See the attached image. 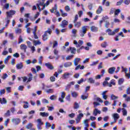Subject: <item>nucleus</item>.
I'll use <instances>...</instances> for the list:
<instances>
[{"label":"nucleus","mask_w":130,"mask_h":130,"mask_svg":"<svg viewBox=\"0 0 130 130\" xmlns=\"http://www.w3.org/2000/svg\"><path fill=\"white\" fill-rule=\"evenodd\" d=\"M42 102H43V103H45V104H48V103H49V102L48 101V100H47L46 99L42 100Z\"/></svg>","instance_id":"nucleus-61"},{"label":"nucleus","mask_w":130,"mask_h":130,"mask_svg":"<svg viewBox=\"0 0 130 130\" xmlns=\"http://www.w3.org/2000/svg\"><path fill=\"white\" fill-rule=\"evenodd\" d=\"M122 112L123 113V116L127 115V111L125 108H122Z\"/></svg>","instance_id":"nucleus-29"},{"label":"nucleus","mask_w":130,"mask_h":130,"mask_svg":"<svg viewBox=\"0 0 130 130\" xmlns=\"http://www.w3.org/2000/svg\"><path fill=\"white\" fill-rule=\"evenodd\" d=\"M73 66V63L72 62H66L64 63V68H70Z\"/></svg>","instance_id":"nucleus-18"},{"label":"nucleus","mask_w":130,"mask_h":130,"mask_svg":"<svg viewBox=\"0 0 130 130\" xmlns=\"http://www.w3.org/2000/svg\"><path fill=\"white\" fill-rule=\"evenodd\" d=\"M27 46L24 44H22L20 45V49H21L22 50H23V52L25 53H26V49H27Z\"/></svg>","instance_id":"nucleus-15"},{"label":"nucleus","mask_w":130,"mask_h":130,"mask_svg":"<svg viewBox=\"0 0 130 130\" xmlns=\"http://www.w3.org/2000/svg\"><path fill=\"white\" fill-rule=\"evenodd\" d=\"M7 16L8 17V18H10L12 19L13 18V16L16 14V11L15 10H10L9 11H7L6 12Z\"/></svg>","instance_id":"nucleus-2"},{"label":"nucleus","mask_w":130,"mask_h":130,"mask_svg":"<svg viewBox=\"0 0 130 130\" xmlns=\"http://www.w3.org/2000/svg\"><path fill=\"white\" fill-rule=\"evenodd\" d=\"M16 34H21L22 33V29L21 28H17L15 30Z\"/></svg>","instance_id":"nucleus-42"},{"label":"nucleus","mask_w":130,"mask_h":130,"mask_svg":"<svg viewBox=\"0 0 130 130\" xmlns=\"http://www.w3.org/2000/svg\"><path fill=\"white\" fill-rule=\"evenodd\" d=\"M23 41V37H22V36H20L18 40V44H20V43H22Z\"/></svg>","instance_id":"nucleus-52"},{"label":"nucleus","mask_w":130,"mask_h":130,"mask_svg":"<svg viewBox=\"0 0 130 130\" xmlns=\"http://www.w3.org/2000/svg\"><path fill=\"white\" fill-rule=\"evenodd\" d=\"M33 43L35 46H37V45H40V44H41V42L39 40H34Z\"/></svg>","instance_id":"nucleus-24"},{"label":"nucleus","mask_w":130,"mask_h":130,"mask_svg":"<svg viewBox=\"0 0 130 130\" xmlns=\"http://www.w3.org/2000/svg\"><path fill=\"white\" fill-rule=\"evenodd\" d=\"M86 81H87V80H84V78H81L80 80H78L77 82V83L79 85H81V84H82V83H83V82H86Z\"/></svg>","instance_id":"nucleus-39"},{"label":"nucleus","mask_w":130,"mask_h":130,"mask_svg":"<svg viewBox=\"0 0 130 130\" xmlns=\"http://www.w3.org/2000/svg\"><path fill=\"white\" fill-rule=\"evenodd\" d=\"M71 95L74 98H77L79 94H78V92L73 91L71 93Z\"/></svg>","instance_id":"nucleus-27"},{"label":"nucleus","mask_w":130,"mask_h":130,"mask_svg":"<svg viewBox=\"0 0 130 130\" xmlns=\"http://www.w3.org/2000/svg\"><path fill=\"white\" fill-rule=\"evenodd\" d=\"M88 97H89V94L86 93V95H82L81 96V98L82 100H86V99H88Z\"/></svg>","instance_id":"nucleus-26"},{"label":"nucleus","mask_w":130,"mask_h":130,"mask_svg":"<svg viewBox=\"0 0 130 130\" xmlns=\"http://www.w3.org/2000/svg\"><path fill=\"white\" fill-rule=\"evenodd\" d=\"M37 121L38 122L37 124V128L38 129L40 130L42 129V127H41V125H43V122L41 120V119H38L37 120Z\"/></svg>","instance_id":"nucleus-4"},{"label":"nucleus","mask_w":130,"mask_h":130,"mask_svg":"<svg viewBox=\"0 0 130 130\" xmlns=\"http://www.w3.org/2000/svg\"><path fill=\"white\" fill-rule=\"evenodd\" d=\"M88 82L90 83V84H94L95 83V80L93 79L92 78H89L88 79Z\"/></svg>","instance_id":"nucleus-38"},{"label":"nucleus","mask_w":130,"mask_h":130,"mask_svg":"<svg viewBox=\"0 0 130 130\" xmlns=\"http://www.w3.org/2000/svg\"><path fill=\"white\" fill-rule=\"evenodd\" d=\"M124 4H125V5H129L130 4V0H125L124 1Z\"/></svg>","instance_id":"nucleus-64"},{"label":"nucleus","mask_w":130,"mask_h":130,"mask_svg":"<svg viewBox=\"0 0 130 130\" xmlns=\"http://www.w3.org/2000/svg\"><path fill=\"white\" fill-rule=\"evenodd\" d=\"M78 108H80V105H79V103L75 102L74 103V109H78Z\"/></svg>","instance_id":"nucleus-34"},{"label":"nucleus","mask_w":130,"mask_h":130,"mask_svg":"<svg viewBox=\"0 0 130 130\" xmlns=\"http://www.w3.org/2000/svg\"><path fill=\"white\" fill-rule=\"evenodd\" d=\"M106 32L108 33V35H109L110 36H114V32H113V31H112V30H111V29H110V28H108L106 30Z\"/></svg>","instance_id":"nucleus-11"},{"label":"nucleus","mask_w":130,"mask_h":130,"mask_svg":"<svg viewBox=\"0 0 130 130\" xmlns=\"http://www.w3.org/2000/svg\"><path fill=\"white\" fill-rule=\"evenodd\" d=\"M87 26H83L82 27V30L80 31V36L84 37L86 33H87Z\"/></svg>","instance_id":"nucleus-1"},{"label":"nucleus","mask_w":130,"mask_h":130,"mask_svg":"<svg viewBox=\"0 0 130 130\" xmlns=\"http://www.w3.org/2000/svg\"><path fill=\"white\" fill-rule=\"evenodd\" d=\"M45 66L49 70H50L51 71H52V70H54V67L51 64L50 62L46 63H45Z\"/></svg>","instance_id":"nucleus-8"},{"label":"nucleus","mask_w":130,"mask_h":130,"mask_svg":"<svg viewBox=\"0 0 130 130\" xmlns=\"http://www.w3.org/2000/svg\"><path fill=\"white\" fill-rule=\"evenodd\" d=\"M4 8L6 10H9V8H10V4L9 3H6L4 5Z\"/></svg>","instance_id":"nucleus-55"},{"label":"nucleus","mask_w":130,"mask_h":130,"mask_svg":"<svg viewBox=\"0 0 130 130\" xmlns=\"http://www.w3.org/2000/svg\"><path fill=\"white\" fill-rule=\"evenodd\" d=\"M115 12V8H111V10L110 11L109 14L110 15H112Z\"/></svg>","instance_id":"nucleus-54"},{"label":"nucleus","mask_w":130,"mask_h":130,"mask_svg":"<svg viewBox=\"0 0 130 130\" xmlns=\"http://www.w3.org/2000/svg\"><path fill=\"white\" fill-rule=\"evenodd\" d=\"M50 80L51 82H55V77L51 76L50 77Z\"/></svg>","instance_id":"nucleus-58"},{"label":"nucleus","mask_w":130,"mask_h":130,"mask_svg":"<svg viewBox=\"0 0 130 130\" xmlns=\"http://www.w3.org/2000/svg\"><path fill=\"white\" fill-rule=\"evenodd\" d=\"M28 76H29V77L28 78V79L27 80V82H31V81L32 80V77L33 75H32V73H29Z\"/></svg>","instance_id":"nucleus-47"},{"label":"nucleus","mask_w":130,"mask_h":130,"mask_svg":"<svg viewBox=\"0 0 130 130\" xmlns=\"http://www.w3.org/2000/svg\"><path fill=\"white\" fill-rule=\"evenodd\" d=\"M103 11V7L102 6H100L96 11V14L97 15H99V14H101L102 12Z\"/></svg>","instance_id":"nucleus-10"},{"label":"nucleus","mask_w":130,"mask_h":130,"mask_svg":"<svg viewBox=\"0 0 130 130\" xmlns=\"http://www.w3.org/2000/svg\"><path fill=\"white\" fill-rule=\"evenodd\" d=\"M23 103H24V104H25V105H23V108L27 109V108H29V105H28V102L24 101Z\"/></svg>","instance_id":"nucleus-37"},{"label":"nucleus","mask_w":130,"mask_h":130,"mask_svg":"<svg viewBox=\"0 0 130 130\" xmlns=\"http://www.w3.org/2000/svg\"><path fill=\"white\" fill-rule=\"evenodd\" d=\"M123 82H124V79L123 78H120L118 80V84L122 85V84H123Z\"/></svg>","instance_id":"nucleus-41"},{"label":"nucleus","mask_w":130,"mask_h":130,"mask_svg":"<svg viewBox=\"0 0 130 130\" xmlns=\"http://www.w3.org/2000/svg\"><path fill=\"white\" fill-rule=\"evenodd\" d=\"M32 123H29V124H28L26 126V128H27V129H30V128H32Z\"/></svg>","instance_id":"nucleus-53"},{"label":"nucleus","mask_w":130,"mask_h":130,"mask_svg":"<svg viewBox=\"0 0 130 130\" xmlns=\"http://www.w3.org/2000/svg\"><path fill=\"white\" fill-rule=\"evenodd\" d=\"M111 98L112 100H114L112 106H115L116 105V103H117V101L115 100V99H118V96H116L114 94H112L111 95Z\"/></svg>","instance_id":"nucleus-6"},{"label":"nucleus","mask_w":130,"mask_h":130,"mask_svg":"<svg viewBox=\"0 0 130 130\" xmlns=\"http://www.w3.org/2000/svg\"><path fill=\"white\" fill-rule=\"evenodd\" d=\"M8 77V75L7 73H5L4 74H3V76L2 77V79H3V80H6Z\"/></svg>","instance_id":"nucleus-49"},{"label":"nucleus","mask_w":130,"mask_h":130,"mask_svg":"<svg viewBox=\"0 0 130 130\" xmlns=\"http://www.w3.org/2000/svg\"><path fill=\"white\" fill-rule=\"evenodd\" d=\"M72 57H74V55H73L68 56L66 57V60H70V59H71L72 58Z\"/></svg>","instance_id":"nucleus-56"},{"label":"nucleus","mask_w":130,"mask_h":130,"mask_svg":"<svg viewBox=\"0 0 130 130\" xmlns=\"http://www.w3.org/2000/svg\"><path fill=\"white\" fill-rule=\"evenodd\" d=\"M102 74L101 75H98L95 77V79H101V77H103V76H104V74H105V70H103L101 72Z\"/></svg>","instance_id":"nucleus-14"},{"label":"nucleus","mask_w":130,"mask_h":130,"mask_svg":"<svg viewBox=\"0 0 130 130\" xmlns=\"http://www.w3.org/2000/svg\"><path fill=\"white\" fill-rule=\"evenodd\" d=\"M47 33H48V34L50 35H51V33H52V30L50 28H48V30L44 32V34L46 35H47Z\"/></svg>","instance_id":"nucleus-31"},{"label":"nucleus","mask_w":130,"mask_h":130,"mask_svg":"<svg viewBox=\"0 0 130 130\" xmlns=\"http://www.w3.org/2000/svg\"><path fill=\"white\" fill-rule=\"evenodd\" d=\"M70 49L71 53L72 54H76V52H77V49L76 48L70 47Z\"/></svg>","instance_id":"nucleus-23"},{"label":"nucleus","mask_w":130,"mask_h":130,"mask_svg":"<svg viewBox=\"0 0 130 130\" xmlns=\"http://www.w3.org/2000/svg\"><path fill=\"white\" fill-rule=\"evenodd\" d=\"M40 115H41V116H43V117H47V116H48V114L47 113H45V112H41L40 113Z\"/></svg>","instance_id":"nucleus-36"},{"label":"nucleus","mask_w":130,"mask_h":130,"mask_svg":"<svg viewBox=\"0 0 130 130\" xmlns=\"http://www.w3.org/2000/svg\"><path fill=\"white\" fill-rule=\"evenodd\" d=\"M114 119H118L119 118V115L117 113H115L113 114Z\"/></svg>","instance_id":"nucleus-43"},{"label":"nucleus","mask_w":130,"mask_h":130,"mask_svg":"<svg viewBox=\"0 0 130 130\" xmlns=\"http://www.w3.org/2000/svg\"><path fill=\"white\" fill-rule=\"evenodd\" d=\"M65 10L66 11V12H70V11H71V8H70V6H65Z\"/></svg>","instance_id":"nucleus-59"},{"label":"nucleus","mask_w":130,"mask_h":130,"mask_svg":"<svg viewBox=\"0 0 130 130\" xmlns=\"http://www.w3.org/2000/svg\"><path fill=\"white\" fill-rule=\"evenodd\" d=\"M75 85V81H71L67 85L65 88L66 91H68L71 89V87L72 86H74Z\"/></svg>","instance_id":"nucleus-7"},{"label":"nucleus","mask_w":130,"mask_h":130,"mask_svg":"<svg viewBox=\"0 0 130 130\" xmlns=\"http://www.w3.org/2000/svg\"><path fill=\"white\" fill-rule=\"evenodd\" d=\"M11 18L8 17V16H6V18H5L6 20V24L5 27H7L8 26H9V24H10V22H11Z\"/></svg>","instance_id":"nucleus-13"},{"label":"nucleus","mask_w":130,"mask_h":130,"mask_svg":"<svg viewBox=\"0 0 130 130\" xmlns=\"http://www.w3.org/2000/svg\"><path fill=\"white\" fill-rule=\"evenodd\" d=\"M107 42H104V43L101 44V46L103 48H106V47H107Z\"/></svg>","instance_id":"nucleus-33"},{"label":"nucleus","mask_w":130,"mask_h":130,"mask_svg":"<svg viewBox=\"0 0 130 130\" xmlns=\"http://www.w3.org/2000/svg\"><path fill=\"white\" fill-rule=\"evenodd\" d=\"M68 25H69V21L64 19L61 21V24H60V26L61 28H66Z\"/></svg>","instance_id":"nucleus-3"},{"label":"nucleus","mask_w":130,"mask_h":130,"mask_svg":"<svg viewBox=\"0 0 130 130\" xmlns=\"http://www.w3.org/2000/svg\"><path fill=\"white\" fill-rule=\"evenodd\" d=\"M11 115V112L9 110H8L7 112L4 114V116L6 117H8V116H10Z\"/></svg>","instance_id":"nucleus-44"},{"label":"nucleus","mask_w":130,"mask_h":130,"mask_svg":"<svg viewBox=\"0 0 130 130\" xmlns=\"http://www.w3.org/2000/svg\"><path fill=\"white\" fill-rule=\"evenodd\" d=\"M6 93V90L5 89L0 90V94L1 95H4Z\"/></svg>","instance_id":"nucleus-63"},{"label":"nucleus","mask_w":130,"mask_h":130,"mask_svg":"<svg viewBox=\"0 0 130 130\" xmlns=\"http://www.w3.org/2000/svg\"><path fill=\"white\" fill-rule=\"evenodd\" d=\"M6 91L7 93H11L12 90H11V87H8L6 88Z\"/></svg>","instance_id":"nucleus-62"},{"label":"nucleus","mask_w":130,"mask_h":130,"mask_svg":"<svg viewBox=\"0 0 130 130\" xmlns=\"http://www.w3.org/2000/svg\"><path fill=\"white\" fill-rule=\"evenodd\" d=\"M74 88H75L76 90L79 91L80 90V85L79 84H76L74 85Z\"/></svg>","instance_id":"nucleus-57"},{"label":"nucleus","mask_w":130,"mask_h":130,"mask_svg":"<svg viewBox=\"0 0 130 130\" xmlns=\"http://www.w3.org/2000/svg\"><path fill=\"white\" fill-rule=\"evenodd\" d=\"M115 72V67H111L109 69L108 73L111 75H112L113 73Z\"/></svg>","instance_id":"nucleus-16"},{"label":"nucleus","mask_w":130,"mask_h":130,"mask_svg":"<svg viewBox=\"0 0 130 130\" xmlns=\"http://www.w3.org/2000/svg\"><path fill=\"white\" fill-rule=\"evenodd\" d=\"M60 12L61 13V16L63 17H67L68 16V13H64L63 10L62 9H60Z\"/></svg>","instance_id":"nucleus-32"},{"label":"nucleus","mask_w":130,"mask_h":130,"mask_svg":"<svg viewBox=\"0 0 130 130\" xmlns=\"http://www.w3.org/2000/svg\"><path fill=\"white\" fill-rule=\"evenodd\" d=\"M7 100H6V98H3V99L0 98V103L1 104H7Z\"/></svg>","instance_id":"nucleus-22"},{"label":"nucleus","mask_w":130,"mask_h":130,"mask_svg":"<svg viewBox=\"0 0 130 130\" xmlns=\"http://www.w3.org/2000/svg\"><path fill=\"white\" fill-rule=\"evenodd\" d=\"M81 60V58H76L74 59V65L77 66L78 64H79V62H80V61Z\"/></svg>","instance_id":"nucleus-21"},{"label":"nucleus","mask_w":130,"mask_h":130,"mask_svg":"<svg viewBox=\"0 0 130 130\" xmlns=\"http://www.w3.org/2000/svg\"><path fill=\"white\" fill-rule=\"evenodd\" d=\"M119 13H120V9H115V13H114L115 16H118V15L119 14Z\"/></svg>","instance_id":"nucleus-40"},{"label":"nucleus","mask_w":130,"mask_h":130,"mask_svg":"<svg viewBox=\"0 0 130 130\" xmlns=\"http://www.w3.org/2000/svg\"><path fill=\"white\" fill-rule=\"evenodd\" d=\"M79 119H82V117H84V114L83 113H80L77 117Z\"/></svg>","instance_id":"nucleus-51"},{"label":"nucleus","mask_w":130,"mask_h":130,"mask_svg":"<svg viewBox=\"0 0 130 130\" xmlns=\"http://www.w3.org/2000/svg\"><path fill=\"white\" fill-rule=\"evenodd\" d=\"M57 10V5L55 4L54 7L52 8V9L50 10V12L51 14H53L54 13L55 11H56Z\"/></svg>","instance_id":"nucleus-20"},{"label":"nucleus","mask_w":130,"mask_h":130,"mask_svg":"<svg viewBox=\"0 0 130 130\" xmlns=\"http://www.w3.org/2000/svg\"><path fill=\"white\" fill-rule=\"evenodd\" d=\"M12 122L15 124H19V122H21L20 118H13L12 119Z\"/></svg>","instance_id":"nucleus-12"},{"label":"nucleus","mask_w":130,"mask_h":130,"mask_svg":"<svg viewBox=\"0 0 130 130\" xmlns=\"http://www.w3.org/2000/svg\"><path fill=\"white\" fill-rule=\"evenodd\" d=\"M39 4H37L36 6H37L39 12H41V8H40V6H44V5H45V4H44V3H45V0H42V2L39 1Z\"/></svg>","instance_id":"nucleus-5"},{"label":"nucleus","mask_w":130,"mask_h":130,"mask_svg":"<svg viewBox=\"0 0 130 130\" xmlns=\"http://www.w3.org/2000/svg\"><path fill=\"white\" fill-rule=\"evenodd\" d=\"M89 119H86L84 120L83 123L85 124V126L86 127H88L89 126Z\"/></svg>","instance_id":"nucleus-35"},{"label":"nucleus","mask_w":130,"mask_h":130,"mask_svg":"<svg viewBox=\"0 0 130 130\" xmlns=\"http://www.w3.org/2000/svg\"><path fill=\"white\" fill-rule=\"evenodd\" d=\"M56 98H57V96H56V95H55L54 94L52 95L50 97V100H56Z\"/></svg>","instance_id":"nucleus-46"},{"label":"nucleus","mask_w":130,"mask_h":130,"mask_svg":"<svg viewBox=\"0 0 130 130\" xmlns=\"http://www.w3.org/2000/svg\"><path fill=\"white\" fill-rule=\"evenodd\" d=\"M74 23L75 27H76V28H80L81 27V25H82L81 21H76L75 22H74Z\"/></svg>","instance_id":"nucleus-19"},{"label":"nucleus","mask_w":130,"mask_h":130,"mask_svg":"<svg viewBox=\"0 0 130 130\" xmlns=\"http://www.w3.org/2000/svg\"><path fill=\"white\" fill-rule=\"evenodd\" d=\"M70 75L71 74L69 73H64L61 78L63 80H66V79H69V78H70Z\"/></svg>","instance_id":"nucleus-9"},{"label":"nucleus","mask_w":130,"mask_h":130,"mask_svg":"<svg viewBox=\"0 0 130 130\" xmlns=\"http://www.w3.org/2000/svg\"><path fill=\"white\" fill-rule=\"evenodd\" d=\"M78 19H79V16L78 15V14H76L75 16V18L73 21V23H76V22H77Z\"/></svg>","instance_id":"nucleus-50"},{"label":"nucleus","mask_w":130,"mask_h":130,"mask_svg":"<svg viewBox=\"0 0 130 130\" xmlns=\"http://www.w3.org/2000/svg\"><path fill=\"white\" fill-rule=\"evenodd\" d=\"M90 30L92 32H98V27L92 25L90 27Z\"/></svg>","instance_id":"nucleus-17"},{"label":"nucleus","mask_w":130,"mask_h":130,"mask_svg":"<svg viewBox=\"0 0 130 130\" xmlns=\"http://www.w3.org/2000/svg\"><path fill=\"white\" fill-rule=\"evenodd\" d=\"M35 29L33 31V34H34V38H35V39H38L39 37L37 36V35L36 34V30H37L36 28H37V26H35Z\"/></svg>","instance_id":"nucleus-28"},{"label":"nucleus","mask_w":130,"mask_h":130,"mask_svg":"<svg viewBox=\"0 0 130 130\" xmlns=\"http://www.w3.org/2000/svg\"><path fill=\"white\" fill-rule=\"evenodd\" d=\"M46 92L48 93V94H50L53 93L54 92V90L52 88L46 90Z\"/></svg>","instance_id":"nucleus-45"},{"label":"nucleus","mask_w":130,"mask_h":130,"mask_svg":"<svg viewBox=\"0 0 130 130\" xmlns=\"http://www.w3.org/2000/svg\"><path fill=\"white\" fill-rule=\"evenodd\" d=\"M23 63L22 62L16 65V68L17 70H21V69H23Z\"/></svg>","instance_id":"nucleus-25"},{"label":"nucleus","mask_w":130,"mask_h":130,"mask_svg":"<svg viewBox=\"0 0 130 130\" xmlns=\"http://www.w3.org/2000/svg\"><path fill=\"white\" fill-rule=\"evenodd\" d=\"M18 90H19V91H23V90H24V86L20 85L18 88Z\"/></svg>","instance_id":"nucleus-60"},{"label":"nucleus","mask_w":130,"mask_h":130,"mask_svg":"<svg viewBox=\"0 0 130 130\" xmlns=\"http://www.w3.org/2000/svg\"><path fill=\"white\" fill-rule=\"evenodd\" d=\"M48 35H46V34H44V35L42 36V38L43 41H46L47 39H48Z\"/></svg>","instance_id":"nucleus-30"},{"label":"nucleus","mask_w":130,"mask_h":130,"mask_svg":"<svg viewBox=\"0 0 130 130\" xmlns=\"http://www.w3.org/2000/svg\"><path fill=\"white\" fill-rule=\"evenodd\" d=\"M11 57V56H8L6 58L4 61V63L5 64L8 63V62L9 61V59H10V58Z\"/></svg>","instance_id":"nucleus-48"}]
</instances>
